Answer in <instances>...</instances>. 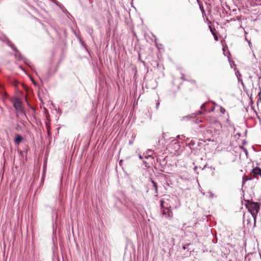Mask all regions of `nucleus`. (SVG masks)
<instances>
[{"label":"nucleus","instance_id":"4be33fe9","mask_svg":"<svg viewBox=\"0 0 261 261\" xmlns=\"http://www.w3.org/2000/svg\"><path fill=\"white\" fill-rule=\"evenodd\" d=\"M4 95H5V97H6V96H7V94H6V93H5V94H4Z\"/></svg>","mask_w":261,"mask_h":261},{"label":"nucleus","instance_id":"f257e3e1","mask_svg":"<svg viewBox=\"0 0 261 261\" xmlns=\"http://www.w3.org/2000/svg\"><path fill=\"white\" fill-rule=\"evenodd\" d=\"M247 207L248 208V211L252 216L255 222L257 214L259 210L260 203L253 201H248Z\"/></svg>","mask_w":261,"mask_h":261},{"label":"nucleus","instance_id":"aec40b11","mask_svg":"<svg viewBox=\"0 0 261 261\" xmlns=\"http://www.w3.org/2000/svg\"><path fill=\"white\" fill-rule=\"evenodd\" d=\"M139 158H140V159H142V156L140 155L139 156Z\"/></svg>","mask_w":261,"mask_h":261},{"label":"nucleus","instance_id":"9d476101","mask_svg":"<svg viewBox=\"0 0 261 261\" xmlns=\"http://www.w3.org/2000/svg\"><path fill=\"white\" fill-rule=\"evenodd\" d=\"M205 107V104H202L201 106V109H203Z\"/></svg>","mask_w":261,"mask_h":261},{"label":"nucleus","instance_id":"6e6552de","mask_svg":"<svg viewBox=\"0 0 261 261\" xmlns=\"http://www.w3.org/2000/svg\"><path fill=\"white\" fill-rule=\"evenodd\" d=\"M220 111L222 113H224L225 112V109L222 107L220 108Z\"/></svg>","mask_w":261,"mask_h":261},{"label":"nucleus","instance_id":"423d86ee","mask_svg":"<svg viewBox=\"0 0 261 261\" xmlns=\"http://www.w3.org/2000/svg\"><path fill=\"white\" fill-rule=\"evenodd\" d=\"M22 140V137L19 135H17L14 139V142L16 144L18 145Z\"/></svg>","mask_w":261,"mask_h":261},{"label":"nucleus","instance_id":"f8f14e48","mask_svg":"<svg viewBox=\"0 0 261 261\" xmlns=\"http://www.w3.org/2000/svg\"><path fill=\"white\" fill-rule=\"evenodd\" d=\"M213 197H214V194H212V193H211V194H210V197H211V198H213Z\"/></svg>","mask_w":261,"mask_h":261},{"label":"nucleus","instance_id":"ddd939ff","mask_svg":"<svg viewBox=\"0 0 261 261\" xmlns=\"http://www.w3.org/2000/svg\"><path fill=\"white\" fill-rule=\"evenodd\" d=\"M214 38L216 40H218V37L217 36H214Z\"/></svg>","mask_w":261,"mask_h":261},{"label":"nucleus","instance_id":"5701e85b","mask_svg":"<svg viewBox=\"0 0 261 261\" xmlns=\"http://www.w3.org/2000/svg\"><path fill=\"white\" fill-rule=\"evenodd\" d=\"M231 20V21H233V20H234V19H231V20Z\"/></svg>","mask_w":261,"mask_h":261},{"label":"nucleus","instance_id":"412c9836","mask_svg":"<svg viewBox=\"0 0 261 261\" xmlns=\"http://www.w3.org/2000/svg\"><path fill=\"white\" fill-rule=\"evenodd\" d=\"M245 180H244V179H243V184H244V183H245Z\"/></svg>","mask_w":261,"mask_h":261},{"label":"nucleus","instance_id":"dca6fc26","mask_svg":"<svg viewBox=\"0 0 261 261\" xmlns=\"http://www.w3.org/2000/svg\"><path fill=\"white\" fill-rule=\"evenodd\" d=\"M198 114H202V112H201V111H198Z\"/></svg>","mask_w":261,"mask_h":261},{"label":"nucleus","instance_id":"a211bd4d","mask_svg":"<svg viewBox=\"0 0 261 261\" xmlns=\"http://www.w3.org/2000/svg\"><path fill=\"white\" fill-rule=\"evenodd\" d=\"M240 76H241V74H239V76H238V79L239 80V77H240Z\"/></svg>","mask_w":261,"mask_h":261},{"label":"nucleus","instance_id":"f3484780","mask_svg":"<svg viewBox=\"0 0 261 261\" xmlns=\"http://www.w3.org/2000/svg\"><path fill=\"white\" fill-rule=\"evenodd\" d=\"M240 76H241V74H239V76H238V79L239 80V77H240Z\"/></svg>","mask_w":261,"mask_h":261},{"label":"nucleus","instance_id":"b1692460","mask_svg":"<svg viewBox=\"0 0 261 261\" xmlns=\"http://www.w3.org/2000/svg\"><path fill=\"white\" fill-rule=\"evenodd\" d=\"M240 28H242V29H243V27H242V25H240Z\"/></svg>","mask_w":261,"mask_h":261},{"label":"nucleus","instance_id":"2eb2a0df","mask_svg":"<svg viewBox=\"0 0 261 261\" xmlns=\"http://www.w3.org/2000/svg\"><path fill=\"white\" fill-rule=\"evenodd\" d=\"M159 106V103H158L156 104V108H157V109H158V108Z\"/></svg>","mask_w":261,"mask_h":261},{"label":"nucleus","instance_id":"f03ea898","mask_svg":"<svg viewBox=\"0 0 261 261\" xmlns=\"http://www.w3.org/2000/svg\"><path fill=\"white\" fill-rule=\"evenodd\" d=\"M2 41L5 42L9 46H10L12 48V49L13 50L16 51V53L14 54V56L16 59H17L18 60H23L25 63L28 64V60L22 57L20 53L16 49V48L12 44H11L10 41L8 39L3 40Z\"/></svg>","mask_w":261,"mask_h":261},{"label":"nucleus","instance_id":"1a4fd4ad","mask_svg":"<svg viewBox=\"0 0 261 261\" xmlns=\"http://www.w3.org/2000/svg\"><path fill=\"white\" fill-rule=\"evenodd\" d=\"M245 40L247 41V42L248 43L249 46H250L251 44V43L250 41L248 40L246 37L245 38Z\"/></svg>","mask_w":261,"mask_h":261},{"label":"nucleus","instance_id":"9b49d317","mask_svg":"<svg viewBox=\"0 0 261 261\" xmlns=\"http://www.w3.org/2000/svg\"><path fill=\"white\" fill-rule=\"evenodd\" d=\"M195 116H196V115H195L194 114H193L191 116H190V117H191V118H192V117H195ZM189 116H188V117H189Z\"/></svg>","mask_w":261,"mask_h":261},{"label":"nucleus","instance_id":"6ab92c4d","mask_svg":"<svg viewBox=\"0 0 261 261\" xmlns=\"http://www.w3.org/2000/svg\"><path fill=\"white\" fill-rule=\"evenodd\" d=\"M240 76H241V74H239V76H238V79L239 80V77H240Z\"/></svg>","mask_w":261,"mask_h":261},{"label":"nucleus","instance_id":"0eeeda50","mask_svg":"<svg viewBox=\"0 0 261 261\" xmlns=\"http://www.w3.org/2000/svg\"><path fill=\"white\" fill-rule=\"evenodd\" d=\"M151 181L153 185V187H154V188L155 189V193H158V186H157L156 183L152 179L151 180Z\"/></svg>","mask_w":261,"mask_h":261},{"label":"nucleus","instance_id":"7ed1b4c3","mask_svg":"<svg viewBox=\"0 0 261 261\" xmlns=\"http://www.w3.org/2000/svg\"><path fill=\"white\" fill-rule=\"evenodd\" d=\"M160 202L161 208L162 209H163V215H165L166 218H171L173 216L172 212L170 210H168V211L166 212L165 210H164V201L163 200H161L160 201Z\"/></svg>","mask_w":261,"mask_h":261},{"label":"nucleus","instance_id":"39448f33","mask_svg":"<svg viewBox=\"0 0 261 261\" xmlns=\"http://www.w3.org/2000/svg\"><path fill=\"white\" fill-rule=\"evenodd\" d=\"M251 174H252V176L255 177L257 175H260L261 176V169L258 167H255L252 169Z\"/></svg>","mask_w":261,"mask_h":261},{"label":"nucleus","instance_id":"20e7f679","mask_svg":"<svg viewBox=\"0 0 261 261\" xmlns=\"http://www.w3.org/2000/svg\"><path fill=\"white\" fill-rule=\"evenodd\" d=\"M13 106L16 110L20 113H23V110L22 107L21 103L18 99H16L13 101Z\"/></svg>","mask_w":261,"mask_h":261},{"label":"nucleus","instance_id":"4468645a","mask_svg":"<svg viewBox=\"0 0 261 261\" xmlns=\"http://www.w3.org/2000/svg\"><path fill=\"white\" fill-rule=\"evenodd\" d=\"M241 18L239 17H237V20H240Z\"/></svg>","mask_w":261,"mask_h":261}]
</instances>
